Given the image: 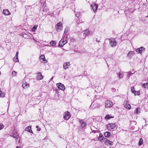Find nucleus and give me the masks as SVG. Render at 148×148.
<instances>
[{
    "instance_id": "f257e3e1",
    "label": "nucleus",
    "mask_w": 148,
    "mask_h": 148,
    "mask_svg": "<svg viewBox=\"0 0 148 148\" xmlns=\"http://www.w3.org/2000/svg\"><path fill=\"white\" fill-rule=\"evenodd\" d=\"M116 127V125L115 123H109L107 125V128L109 130L114 129Z\"/></svg>"
},
{
    "instance_id": "f03ea898",
    "label": "nucleus",
    "mask_w": 148,
    "mask_h": 148,
    "mask_svg": "<svg viewBox=\"0 0 148 148\" xmlns=\"http://www.w3.org/2000/svg\"><path fill=\"white\" fill-rule=\"evenodd\" d=\"M110 44L111 47H114L116 46V42L114 39L112 38L109 39Z\"/></svg>"
},
{
    "instance_id": "7ed1b4c3",
    "label": "nucleus",
    "mask_w": 148,
    "mask_h": 148,
    "mask_svg": "<svg viewBox=\"0 0 148 148\" xmlns=\"http://www.w3.org/2000/svg\"><path fill=\"white\" fill-rule=\"evenodd\" d=\"M105 107L106 108H110L113 105L112 102L110 100H107L105 103Z\"/></svg>"
},
{
    "instance_id": "20e7f679",
    "label": "nucleus",
    "mask_w": 148,
    "mask_h": 148,
    "mask_svg": "<svg viewBox=\"0 0 148 148\" xmlns=\"http://www.w3.org/2000/svg\"><path fill=\"white\" fill-rule=\"evenodd\" d=\"M100 106L99 104L97 103H94V102L91 104L90 106V107L93 109H95L96 108H98Z\"/></svg>"
},
{
    "instance_id": "39448f33",
    "label": "nucleus",
    "mask_w": 148,
    "mask_h": 148,
    "mask_svg": "<svg viewBox=\"0 0 148 148\" xmlns=\"http://www.w3.org/2000/svg\"><path fill=\"white\" fill-rule=\"evenodd\" d=\"M71 117L70 114L68 111L65 112L64 114V118L66 120H68Z\"/></svg>"
},
{
    "instance_id": "423d86ee",
    "label": "nucleus",
    "mask_w": 148,
    "mask_h": 148,
    "mask_svg": "<svg viewBox=\"0 0 148 148\" xmlns=\"http://www.w3.org/2000/svg\"><path fill=\"white\" fill-rule=\"evenodd\" d=\"M57 86L59 89L62 90H64L65 89L64 85L61 83H59L57 84Z\"/></svg>"
},
{
    "instance_id": "0eeeda50",
    "label": "nucleus",
    "mask_w": 148,
    "mask_h": 148,
    "mask_svg": "<svg viewBox=\"0 0 148 148\" xmlns=\"http://www.w3.org/2000/svg\"><path fill=\"white\" fill-rule=\"evenodd\" d=\"M56 29L58 30V29H62V24L60 22L57 23L56 25Z\"/></svg>"
},
{
    "instance_id": "6e6552de",
    "label": "nucleus",
    "mask_w": 148,
    "mask_h": 148,
    "mask_svg": "<svg viewBox=\"0 0 148 148\" xmlns=\"http://www.w3.org/2000/svg\"><path fill=\"white\" fill-rule=\"evenodd\" d=\"M91 7L92 8L93 10V11L95 12L97 11V8L98 7V5L96 4H94L91 5Z\"/></svg>"
},
{
    "instance_id": "1a4fd4ad",
    "label": "nucleus",
    "mask_w": 148,
    "mask_h": 148,
    "mask_svg": "<svg viewBox=\"0 0 148 148\" xmlns=\"http://www.w3.org/2000/svg\"><path fill=\"white\" fill-rule=\"evenodd\" d=\"M79 122L82 127H84L86 126V123L84 122L83 120L79 119Z\"/></svg>"
},
{
    "instance_id": "9d476101",
    "label": "nucleus",
    "mask_w": 148,
    "mask_h": 148,
    "mask_svg": "<svg viewBox=\"0 0 148 148\" xmlns=\"http://www.w3.org/2000/svg\"><path fill=\"white\" fill-rule=\"evenodd\" d=\"M23 88L25 89L29 87V85L26 82H23L22 84Z\"/></svg>"
},
{
    "instance_id": "9b49d317",
    "label": "nucleus",
    "mask_w": 148,
    "mask_h": 148,
    "mask_svg": "<svg viewBox=\"0 0 148 148\" xmlns=\"http://www.w3.org/2000/svg\"><path fill=\"white\" fill-rule=\"evenodd\" d=\"M70 64L69 62H65L63 64V68L64 69H67L69 66L70 65Z\"/></svg>"
},
{
    "instance_id": "f8f14e48",
    "label": "nucleus",
    "mask_w": 148,
    "mask_h": 148,
    "mask_svg": "<svg viewBox=\"0 0 148 148\" xmlns=\"http://www.w3.org/2000/svg\"><path fill=\"white\" fill-rule=\"evenodd\" d=\"M18 52H17L16 53V55L13 58V61L14 62H17L18 61Z\"/></svg>"
},
{
    "instance_id": "ddd939ff",
    "label": "nucleus",
    "mask_w": 148,
    "mask_h": 148,
    "mask_svg": "<svg viewBox=\"0 0 148 148\" xmlns=\"http://www.w3.org/2000/svg\"><path fill=\"white\" fill-rule=\"evenodd\" d=\"M3 13L5 15H10V13L9 11L7 9H4L3 10Z\"/></svg>"
},
{
    "instance_id": "4468645a",
    "label": "nucleus",
    "mask_w": 148,
    "mask_h": 148,
    "mask_svg": "<svg viewBox=\"0 0 148 148\" xmlns=\"http://www.w3.org/2000/svg\"><path fill=\"white\" fill-rule=\"evenodd\" d=\"M40 60H42L45 63H46L47 61L45 59V56L43 55H41L40 57Z\"/></svg>"
},
{
    "instance_id": "2eb2a0df",
    "label": "nucleus",
    "mask_w": 148,
    "mask_h": 148,
    "mask_svg": "<svg viewBox=\"0 0 148 148\" xmlns=\"http://www.w3.org/2000/svg\"><path fill=\"white\" fill-rule=\"evenodd\" d=\"M25 130L26 131H28L29 132L32 133V131L31 130V126H29L26 127L25 129Z\"/></svg>"
},
{
    "instance_id": "dca6fc26",
    "label": "nucleus",
    "mask_w": 148,
    "mask_h": 148,
    "mask_svg": "<svg viewBox=\"0 0 148 148\" xmlns=\"http://www.w3.org/2000/svg\"><path fill=\"white\" fill-rule=\"evenodd\" d=\"M134 54V51H130L128 53V56L130 58L132 57Z\"/></svg>"
},
{
    "instance_id": "f3484780",
    "label": "nucleus",
    "mask_w": 148,
    "mask_h": 148,
    "mask_svg": "<svg viewBox=\"0 0 148 148\" xmlns=\"http://www.w3.org/2000/svg\"><path fill=\"white\" fill-rule=\"evenodd\" d=\"M63 43V41H62V39H61L60 41L59 42V45L61 47H63L64 45H65V43Z\"/></svg>"
},
{
    "instance_id": "a211bd4d",
    "label": "nucleus",
    "mask_w": 148,
    "mask_h": 148,
    "mask_svg": "<svg viewBox=\"0 0 148 148\" xmlns=\"http://www.w3.org/2000/svg\"><path fill=\"white\" fill-rule=\"evenodd\" d=\"M42 76L40 73H39L38 74V75L37 77V79L38 80H41L42 79Z\"/></svg>"
},
{
    "instance_id": "6ab92c4d",
    "label": "nucleus",
    "mask_w": 148,
    "mask_h": 148,
    "mask_svg": "<svg viewBox=\"0 0 148 148\" xmlns=\"http://www.w3.org/2000/svg\"><path fill=\"white\" fill-rule=\"evenodd\" d=\"M124 106L125 108L128 109H130L131 108L130 105L126 103L124 105Z\"/></svg>"
},
{
    "instance_id": "aec40b11",
    "label": "nucleus",
    "mask_w": 148,
    "mask_h": 148,
    "mask_svg": "<svg viewBox=\"0 0 148 148\" xmlns=\"http://www.w3.org/2000/svg\"><path fill=\"white\" fill-rule=\"evenodd\" d=\"M110 135V133L109 132H106L105 133L104 136L106 137H108Z\"/></svg>"
},
{
    "instance_id": "412c9836",
    "label": "nucleus",
    "mask_w": 148,
    "mask_h": 148,
    "mask_svg": "<svg viewBox=\"0 0 148 148\" xmlns=\"http://www.w3.org/2000/svg\"><path fill=\"white\" fill-rule=\"evenodd\" d=\"M114 116H110V115L107 114L105 117V119H109L111 118H113Z\"/></svg>"
},
{
    "instance_id": "4be33fe9",
    "label": "nucleus",
    "mask_w": 148,
    "mask_h": 148,
    "mask_svg": "<svg viewBox=\"0 0 148 148\" xmlns=\"http://www.w3.org/2000/svg\"><path fill=\"white\" fill-rule=\"evenodd\" d=\"M142 86L148 89V83L142 84Z\"/></svg>"
},
{
    "instance_id": "5701e85b",
    "label": "nucleus",
    "mask_w": 148,
    "mask_h": 148,
    "mask_svg": "<svg viewBox=\"0 0 148 148\" xmlns=\"http://www.w3.org/2000/svg\"><path fill=\"white\" fill-rule=\"evenodd\" d=\"M90 34V31L88 30H86L84 31V34H85L86 35H88Z\"/></svg>"
},
{
    "instance_id": "b1692460",
    "label": "nucleus",
    "mask_w": 148,
    "mask_h": 148,
    "mask_svg": "<svg viewBox=\"0 0 148 148\" xmlns=\"http://www.w3.org/2000/svg\"><path fill=\"white\" fill-rule=\"evenodd\" d=\"M101 140H103L105 142V143L107 144L108 142H109V140H108L107 139L104 138H102L101 139Z\"/></svg>"
},
{
    "instance_id": "393cba45",
    "label": "nucleus",
    "mask_w": 148,
    "mask_h": 148,
    "mask_svg": "<svg viewBox=\"0 0 148 148\" xmlns=\"http://www.w3.org/2000/svg\"><path fill=\"white\" fill-rule=\"evenodd\" d=\"M131 90L132 92H133L135 94V95H136L135 93L136 92L134 90V87H132L131 88Z\"/></svg>"
},
{
    "instance_id": "a878e982",
    "label": "nucleus",
    "mask_w": 148,
    "mask_h": 148,
    "mask_svg": "<svg viewBox=\"0 0 148 148\" xmlns=\"http://www.w3.org/2000/svg\"><path fill=\"white\" fill-rule=\"evenodd\" d=\"M13 137L16 139H18V135L16 133H14L13 135Z\"/></svg>"
},
{
    "instance_id": "bb28decb",
    "label": "nucleus",
    "mask_w": 148,
    "mask_h": 148,
    "mask_svg": "<svg viewBox=\"0 0 148 148\" xmlns=\"http://www.w3.org/2000/svg\"><path fill=\"white\" fill-rule=\"evenodd\" d=\"M143 143V140L142 138H141L139 141L138 143V145L139 146L141 145Z\"/></svg>"
},
{
    "instance_id": "cd10ccee",
    "label": "nucleus",
    "mask_w": 148,
    "mask_h": 148,
    "mask_svg": "<svg viewBox=\"0 0 148 148\" xmlns=\"http://www.w3.org/2000/svg\"><path fill=\"white\" fill-rule=\"evenodd\" d=\"M50 44L51 45L54 46L56 45V42L54 41H52L50 42Z\"/></svg>"
},
{
    "instance_id": "c85d7f7f",
    "label": "nucleus",
    "mask_w": 148,
    "mask_h": 148,
    "mask_svg": "<svg viewBox=\"0 0 148 148\" xmlns=\"http://www.w3.org/2000/svg\"><path fill=\"white\" fill-rule=\"evenodd\" d=\"M119 77L120 78H123V74L122 73H121L120 72L119 73Z\"/></svg>"
},
{
    "instance_id": "c756f323",
    "label": "nucleus",
    "mask_w": 148,
    "mask_h": 148,
    "mask_svg": "<svg viewBox=\"0 0 148 148\" xmlns=\"http://www.w3.org/2000/svg\"><path fill=\"white\" fill-rule=\"evenodd\" d=\"M17 72L15 71H13L12 73V75L13 76H15L17 74Z\"/></svg>"
},
{
    "instance_id": "7c9ffc66",
    "label": "nucleus",
    "mask_w": 148,
    "mask_h": 148,
    "mask_svg": "<svg viewBox=\"0 0 148 148\" xmlns=\"http://www.w3.org/2000/svg\"><path fill=\"white\" fill-rule=\"evenodd\" d=\"M4 127V126L3 124L0 122V130L3 129Z\"/></svg>"
},
{
    "instance_id": "2f4dec72",
    "label": "nucleus",
    "mask_w": 148,
    "mask_h": 148,
    "mask_svg": "<svg viewBox=\"0 0 148 148\" xmlns=\"http://www.w3.org/2000/svg\"><path fill=\"white\" fill-rule=\"evenodd\" d=\"M136 51L138 53H141V51H140L139 48L136 49Z\"/></svg>"
},
{
    "instance_id": "473e14b6",
    "label": "nucleus",
    "mask_w": 148,
    "mask_h": 148,
    "mask_svg": "<svg viewBox=\"0 0 148 148\" xmlns=\"http://www.w3.org/2000/svg\"><path fill=\"white\" fill-rule=\"evenodd\" d=\"M4 96L3 93L2 91L0 90V97H3Z\"/></svg>"
},
{
    "instance_id": "72a5a7b5",
    "label": "nucleus",
    "mask_w": 148,
    "mask_h": 148,
    "mask_svg": "<svg viewBox=\"0 0 148 148\" xmlns=\"http://www.w3.org/2000/svg\"><path fill=\"white\" fill-rule=\"evenodd\" d=\"M140 109V108H136L135 111V112H136L137 113H139L138 110Z\"/></svg>"
},
{
    "instance_id": "f704fd0d",
    "label": "nucleus",
    "mask_w": 148,
    "mask_h": 148,
    "mask_svg": "<svg viewBox=\"0 0 148 148\" xmlns=\"http://www.w3.org/2000/svg\"><path fill=\"white\" fill-rule=\"evenodd\" d=\"M133 73H132V72L131 71H130L128 73V75H127V76L128 77H129L131 75L133 74Z\"/></svg>"
},
{
    "instance_id": "c9c22d12",
    "label": "nucleus",
    "mask_w": 148,
    "mask_h": 148,
    "mask_svg": "<svg viewBox=\"0 0 148 148\" xmlns=\"http://www.w3.org/2000/svg\"><path fill=\"white\" fill-rule=\"evenodd\" d=\"M139 49L141 52L142 51H144L145 50V48L143 47H141L139 48Z\"/></svg>"
},
{
    "instance_id": "e433bc0d",
    "label": "nucleus",
    "mask_w": 148,
    "mask_h": 148,
    "mask_svg": "<svg viewBox=\"0 0 148 148\" xmlns=\"http://www.w3.org/2000/svg\"><path fill=\"white\" fill-rule=\"evenodd\" d=\"M75 15L76 16H77V17H79L80 16V14H79V13H78L77 12H76L75 14Z\"/></svg>"
},
{
    "instance_id": "4c0bfd02",
    "label": "nucleus",
    "mask_w": 148,
    "mask_h": 148,
    "mask_svg": "<svg viewBox=\"0 0 148 148\" xmlns=\"http://www.w3.org/2000/svg\"><path fill=\"white\" fill-rule=\"evenodd\" d=\"M38 25H34L33 27V29L34 30L36 29L38 27Z\"/></svg>"
},
{
    "instance_id": "58836bf2",
    "label": "nucleus",
    "mask_w": 148,
    "mask_h": 148,
    "mask_svg": "<svg viewBox=\"0 0 148 148\" xmlns=\"http://www.w3.org/2000/svg\"><path fill=\"white\" fill-rule=\"evenodd\" d=\"M112 144V141L110 140H109V142L107 143V144H109L110 145H111Z\"/></svg>"
},
{
    "instance_id": "ea45409f",
    "label": "nucleus",
    "mask_w": 148,
    "mask_h": 148,
    "mask_svg": "<svg viewBox=\"0 0 148 148\" xmlns=\"http://www.w3.org/2000/svg\"><path fill=\"white\" fill-rule=\"evenodd\" d=\"M68 31V29L67 28H66L65 29V30H64V33H66Z\"/></svg>"
},
{
    "instance_id": "a19ab883",
    "label": "nucleus",
    "mask_w": 148,
    "mask_h": 148,
    "mask_svg": "<svg viewBox=\"0 0 148 148\" xmlns=\"http://www.w3.org/2000/svg\"><path fill=\"white\" fill-rule=\"evenodd\" d=\"M36 127L37 128L38 130V131H40V130L41 129L38 126H36Z\"/></svg>"
},
{
    "instance_id": "79ce46f5",
    "label": "nucleus",
    "mask_w": 148,
    "mask_h": 148,
    "mask_svg": "<svg viewBox=\"0 0 148 148\" xmlns=\"http://www.w3.org/2000/svg\"><path fill=\"white\" fill-rule=\"evenodd\" d=\"M111 90H112V91L113 92H115L116 90V89H115V88H112L111 89Z\"/></svg>"
},
{
    "instance_id": "37998d69",
    "label": "nucleus",
    "mask_w": 148,
    "mask_h": 148,
    "mask_svg": "<svg viewBox=\"0 0 148 148\" xmlns=\"http://www.w3.org/2000/svg\"><path fill=\"white\" fill-rule=\"evenodd\" d=\"M64 41L65 42V44L68 41V39H65V40H64Z\"/></svg>"
},
{
    "instance_id": "c03bdc74",
    "label": "nucleus",
    "mask_w": 148,
    "mask_h": 148,
    "mask_svg": "<svg viewBox=\"0 0 148 148\" xmlns=\"http://www.w3.org/2000/svg\"><path fill=\"white\" fill-rule=\"evenodd\" d=\"M136 95L137 94L138 95H140V92L139 91H137L136 92Z\"/></svg>"
},
{
    "instance_id": "a18cd8bd",
    "label": "nucleus",
    "mask_w": 148,
    "mask_h": 148,
    "mask_svg": "<svg viewBox=\"0 0 148 148\" xmlns=\"http://www.w3.org/2000/svg\"><path fill=\"white\" fill-rule=\"evenodd\" d=\"M62 41H63V43H65V42L64 41V39H62Z\"/></svg>"
},
{
    "instance_id": "49530a36",
    "label": "nucleus",
    "mask_w": 148,
    "mask_h": 148,
    "mask_svg": "<svg viewBox=\"0 0 148 148\" xmlns=\"http://www.w3.org/2000/svg\"><path fill=\"white\" fill-rule=\"evenodd\" d=\"M97 131H94V130H93V131H92V132H94V133H95L96 132H97Z\"/></svg>"
},
{
    "instance_id": "de8ad7c7",
    "label": "nucleus",
    "mask_w": 148,
    "mask_h": 148,
    "mask_svg": "<svg viewBox=\"0 0 148 148\" xmlns=\"http://www.w3.org/2000/svg\"><path fill=\"white\" fill-rule=\"evenodd\" d=\"M96 41L97 42H100V41H99V40H96Z\"/></svg>"
},
{
    "instance_id": "09e8293b",
    "label": "nucleus",
    "mask_w": 148,
    "mask_h": 148,
    "mask_svg": "<svg viewBox=\"0 0 148 148\" xmlns=\"http://www.w3.org/2000/svg\"><path fill=\"white\" fill-rule=\"evenodd\" d=\"M53 77H51V78L50 79V80H51L53 79Z\"/></svg>"
},
{
    "instance_id": "8fccbe9b",
    "label": "nucleus",
    "mask_w": 148,
    "mask_h": 148,
    "mask_svg": "<svg viewBox=\"0 0 148 148\" xmlns=\"http://www.w3.org/2000/svg\"><path fill=\"white\" fill-rule=\"evenodd\" d=\"M99 137H100V138H101L102 137V136H100V135L99 136Z\"/></svg>"
},
{
    "instance_id": "3c124183",
    "label": "nucleus",
    "mask_w": 148,
    "mask_h": 148,
    "mask_svg": "<svg viewBox=\"0 0 148 148\" xmlns=\"http://www.w3.org/2000/svg\"><path fill=\"white\" fill-rule=\"evenodd\" d=\"M17 148H20V147H17Z\"/></svg>"
},
{
    "instance_id": "603ef678",
    "label": "nucleus",
    "mask_w": 148,
    "mask_h": 148,
    "mask_svg": "<svg viewBox=\"0 0 148 148\" xmlns=\"http://www.w3.org/2000/svg\"><path fill=\"white\" fill-rule=\"evenodd\" d=\"M146 17H148V15L146 16Z\"/></svg>"
}]
</instances>
